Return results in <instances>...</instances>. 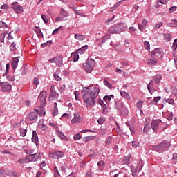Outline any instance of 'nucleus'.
Segmentation results:
<instances>
[{
	"instance_id": "1",
	"label": "nucleus",
	"mask_w": 177,
	"mask_h": 177,
	"mask_svg": "<svg viewBox=\"0 0 177 177\" xmlns=\"http://www.w3.org/2000/svg\"><path fill=\"white\" fill-rule=\"evenodd\" d=\"M100 89L93 85L84 87L82 90L83 102L86 104V107H93L95 106V99L99 96Z\"/></svg>"
},
{
	"instance_id": "2",
	"label": "nucleus",
	"mask_w": 177,
	"mask_h": 177,
	"mask_svg": "<svg viewBox=\"0 0 177 177\" xmlns=\"http://www.w3.org/2000/svg\"><path fill=\"white\" fill-rule=\"evenodd\" d=\"M127 28V24L119 23L111 26L108 31L110 34H121V32H125Z\"/></svg>"
},
{
	"instance_id": "3",
	"label": "nucleus",
	"mask_w": 177,
	"mask_h": 177,
	"mask_svg": "<svg viewBox=\"0 0 177 177\" xmlns=\"http://www.w3.org/2000/svg\"><path fill=\"white\" fill-rule=\"evenodd\" d=\"M95 61L94 59H87L83 64V68L86 73H92L93 67L95 66Z\"/></svg>"
},
{
	"instance_id": "4",
	"label": "nucleus",
	"mask_w": 177,
	"mask_h": 177,
	"mask_svg": "<svg viewBox=\"0 0 177 177\" xmlns=\"http://www.w3.org/2000/svg\"><path fill=\"white\" fill-rule=\"evenodd\" d=\"M170 147L171 142H169V141H163L162 143L159 144L157 146V150L158 151H159V153H161L162 151H165L166 150H168Z\"/></svg>"
},
{
	"instance_id": "5",
	"label": "nucleus",
	"mask_w": 177,
	"mask_h": 177,
	"mask_svg": "<svg viewBox=\"0 0 177 177\" xmlns=\"http://www.w3.org/2000/svg\"><path fill=\"white\" fill-rule=\"evenodd\" d=\"M44 154L42 153H35L30 155L27 156L26 160H29V162L38 161Z\"/></svg>"
},
{
	"instance_id": "6",
	"label": "nucleus",
	"mask_w": 177,
	"mask_h": 177,
	"mask_svg": "<svg viewBox=\"0 0 177 177\" xmlns=\"http://www.w3.org/2000/svg\"><path fill=\"white\" fill-rule=\"evenodd\" d=\"M46 91H41L39 95V100L40 101L41 107H45L46 106V97H47Z\"/></svg>"
},
{
	"instance_id": "7",
	"label": "nucleus",
	"mask_w": 177,
	"mask_h": 177,
	"mask_svg": "<svg viewBox=\"0 0 177 177\" xmlns=\"http://www.w3.org/2000/svg\"><path fill=\"white\" fill-rule=\"evenodd\" d=\"M64 156V153L58 150L53 151L49 154V157H50V158H54L55 160H59V158H62Z\"/></svg>"
},
{
	"instance_id": "8",
	"label": "nucleus",
	"mask_w": 177,
	"mask_h": 177,
	"mask_svg": "<svg viewBox=\"0 0 177 177\" xmlns=\"http://www.w3.org/2000/svg\"><path fill=\"white\" fill-rule=\"evenodd\" d=\"M50 63H55L58 67L63 66V57L57 56L48 60Z\"/></svg>"
},
{
	"instance_id": "9",
	"label": "nucleus",
	"mask_w": 177,
	"mask_h": 177,
	"mask_svg": "<svg viewBox=\"0 0 177 177\" xmlns=\"http://www.w3.org/2000/svg\"><path fill=\"white\" fill-rule=\"evenodd\" d=\"M84 121V119L81 115H80V113L75 111L73 113V118L71 120L72 124H80V122H82Z\"/></svg>"
},
{
	"instance_id": "10",
	"label": "nucleus",
	"mask_w": 177,
	"mask_h": 177,
	"mask_svg": "<svg viewBox=\"0 0 177 177\" xmlns=\"http://www.w3.org/2000/svg\"><path fill=\"white\" fill-rule=\"evenodd\" d=\"M0 86L3 92H10V91H12V84H9L8 82H0Z\"/></svg>"
},
{
	"instance_id": "11",
	"label": "nucleus",
	"mask_w": 177,
	"mask_h": 177,
	"mask_svg": "<svg viewBox=\"0 0 177 177\" xmlns=\"http://www.w3.org/2000/svg\"><path fill=\"white\" fill-rule=\"evenodd\" d=\"M12 8L15 12L19 15V13H23V7L19 5V3L15 2L12 4Z\"/></svg>"
},
{
	"instance_id": "12",
	"label": "nucleus",
	"mask_w": 177,
	"mask_h": 177,
	"mask_svg": "<svg viewBox=\"0 0 177 177\" xmlns=\"http://www.w3.org/2000/svg\"><path fill=\"white\" fill-rule=\"evenodd\" d=\"M28 118L29 121H35L38 118V111L35 110V111L30 112L28 115Z\"/></svg>"
},
{
	"instance_id": "13",
	"label": "nucleus",
	"mask_w": 177,
	"mask_h": 177,
	"mask_svg": "<svg viewBox=\"0 0 177 177\" xmlns=\"http://www.w3.org/2000/svg\"><path fill=\"white\" fill-rule=\"evenodd\" d=\"M160 124H161V120H156L151 122V128L154 132H157Z\"/></svg>"
},
{
	"instance_id": "14",
	"label": "nucleus",
	"mask_w": 177,
	"mask_h": 177,
	"mask_svg": "<svg viewBox=\"0 0 177 177\" xmlns=\"http://www.w3.org/2000/svg\"><path fill=\"white\" fill-rule=\"evenodd\" d=\"M142 168H143V165L139 162L138 163L137 167L136 168L133 167H131V172L134 174H138V172H140V171H142Z\"/></svg>"
},
{
	"instance_id": "15",
	"label": "nucleus",
	"mask_w": 177,
	"mask_h": 177,
	"mask_svg": "<svg viewBox=\"0 0 177 177\" xmlns=\"http://www.w3.org/2000/svg\"><path fill=\"white\" fill-rule=\"evenodd\" d=\"M55 97H57V93L56 92V90H55V86H53L49 95V100H53Z\"/></svg>"
},
{
	"instance_id": "16",
	"label": "nucleus",
	"mask_w": 177,
	"mask_h": 177,
	"mask_svg": "<svg viewBox=\"0 0 177 177\" xmlns=\"http://www.w3.org/2000/svg\"><path fill=\"white\" fill-rule=\"evenodd\" d=\"M57 136H59V138L61 139V140H64L65 142H68V138H67V136H66V135H64V133H63V132L60 131H57Z\"/></svg>"
},
{
	"instance_id": "17",
	"label": "nucleus",
	"mask_w": 177,
	"mask_h": 177,
	"mask_svg": "<svg viewBox=\"0 0 177 177\" xmlns=\"http://www.w3.org/2000/svg\"><path fill=\"white\" fill-rule=\"evenodd\" d=\"M19 57L12 58L11 66L13 70H16V68H17V66H19Z\"/></svg>"
},
{
	"instance_id": "18",
	"label": "nucleus",
	"mask_w": 177,
	"mask_h": 177,
	"mask_svg": "<svg viewBox=\"0 0 177 177\" xmlns=\"http://www.w3.org/2000/svg\"><path fill=\"white\" fill-rule=\"evenodd\" d=\"M116 105H115V109L118 111H121L122 110L124 109V102L121 100H118L115 102Z\"/></svg>"
},
{
	"instance_id": "19",
	"label": "nucleus",
	"mask_w": 177,
	"mask_h": 177,
	"mask_svg": "<svg viewBox=\"0 0 177 177\" xmlns=\"http://www.w3.org/2000/svg\"><path fill=\"white\" fill-rule=\"evenodd\" d=\"M152 53L154 57H157L158 56H160V57H162V55H161V53H162V50H161V48H155Z\"/></svg>"
},
{
	"instance_id": "20",
	"label": "nucleus",
	"mask_w": 177,
	"mask_h": 177,
	"mask_svg": "<svg viewBox=\"0 0 177 177\" xmlns=\"http://www.w3.org/2000/svg\"><path fill=\"white\" fill-rule=\"evenodd\" d=\"M151 130V127H150V124H149V122H145L143 133H149V132H150Z\"/></svg>"
},
{
	"instance_id": "21",
	"label": "nucleus",
	"mask_w": 177,
	"mask_h": 177,
	"mask_svg": "<svg viewBox=\"0 0 177 177\" xmlns=\"http://www.w3.org/2000/svg\"><path fill=\"white\" fill-rule=\"evenodd\" d=\"M88 45H84L82 48L77 49L76 51L79 55H84V53L88 50Z\"/></svg>"
},
{
	"instance_id": "22",
	"label": "nucleus",
	"mask_w": 177,
	"mask_h": 177,
	"mask_svg": "<svg viewBox=\"0 0 177 177\" xmlns=\"http://www.w3.org/2000/svg\"><path fill=\"white\" fill-rule=\"evenodd\" d=\"M147 63L151 66H156V64L158 63V59L156 58V57H153V58L151 59H147Z\"/></svg>"
},
{
	"instance_id": "23",
	"label": "nucleus",
	"mask_w": 177,
	"mask_h": 177,
	"mask_svg": "<svg viewBox=\"0 0 177 177\" xmlns=\"http://www.w3.org/2000/svg\"><path fill=\"white\" fill-rule=\"evenodd\" d=\"M147 86L149 93H151V95H153V93H154V90L153 89V80H151L149 82V84H147Z\"/></svg>"
},
{
	"instance_id": "24",
	"label": "nucleus",
	"mask_w": 177,
	"mask_h": 177,
	"mask_svg": "<svg viewBox=\"0 0 177 177\" xmlns=\"http://www.w3.org/2000/svg\"><path fill=\"white\" fill-rule=\"evenodd\" d=\"M111 99H114V95H105L103 98V100L108 103V104H110Z\"/></svg>"
},
{
	"instance_id": "25",
	"label": "nucleus",
	"mask_w": 177,
	"mask_h": 177,
	"mask_svg": "<svg viewBox=\"0 0 177 177\" xmlns=\"http://www.w3.org/2000/svg\"><path fill=\"white\" fill-rule=\"evenodd\" d=\"M53 105H54V109L53 110L52 114L55 117L59 114V109L57 108V102H54Z\"/></svg>"
},
{
	"instance_id": "26",
	"label": "nucleus",
	"mask_w": 177,
	"mask_h": 177,
	"mask_svg": "<svg viewBox=\"0 0 177 177\" xmlns=\"http://www.w3.org/2000/svg\"><path fill=\"white\" fill-rule=\"evenodd\" d=\"M161 80H162V76L161 75H156L153 78V81H154L156 84H160Z\"/></svg>"
},
{
	"instance_id": "27",
	"label": "nucleus",
	"mask_w": 177,
	"mask_h": 177,
	"mask_svg": "<svg viewBox=\"0 0 177 177\" xmlns=\"http://www.w3.org/2000/svg\"><path fill=\"white\" fill-rule=\"evenodd\" d=\"M32 142L36 144L38 143V135L35 131H32Z\"/></svg>"
},
{
	"instance_id": "28",
	"label": "nucleus",
	"mask_w": 177,
	"mask_h": 177,
	"mask_svg": "<svg viewBox=\"0 0 177 177\" xmlns=\"http://www.w3.org/2000/svg\"><path fill=\"white\" fill-rule=\"evenodd\" d=\"M78 55L80 54L77 51L71 53V57L73 62H78V59H80V56Z\"/></svg>"
},
{
	"instance_id": "29",
	"label": "nucleus",
	"mask_w": 177,
	"mask_h": 177,
	"mask_svg": "<svg viewBox=\"0 0 177 177\" xmlns=\"http://www.w3.org/2000/svg\"><path fill=\"white\" fill-rule=\"evenodd\" d=\"M74 38L77 41H84V39H85V36L83 35L75 34Z\"/></svg>"
},
{
	"instance_id": "30",
	"label": "nucleus",
	"mask_w": 177,
	"mask_h": 177,
	"mask_svg": "<svg viewBox=\"0 0 177 177\" xmlns=\"http://www.w3.org/2000/svg\"><path fill=\"white\" fill-rule=\"evenodd\" d=\"M108 39H110V35H106L105 36H103L102 38V41L100 43V46H102V44H104L108 41Z\"/></svg>"
},
{
	"instance_id": "31",
	"label": "nucleus",
	"mask_w": 177,
	"mask_h": 177,
	"mask_svg": "<svg viewBox=\"0 0 177 177\" xmlns=\"http://www.w3.org/2000/svg\"><path fill=\"white\" fill-rule=\"evenodd\" d=\"M164 39L166 42H169L172 39V36L169 33L164 34Z\"/></svg>"
},
{
	"instance_id": "32",
	"label": "nucleus",
	"mask_w": 177,
	"mask_h": 177,
	"mask_svg": "<svg viewBox=\"0 0 177 177\" xmlns=\"http://www.w3.org/2000/svg\"><path fill=\"white\" fill-rule=\"evenodd\" d=\"M172 22L167 24V26L169 27H175L176 28H177V20L176 19H172L171 20Z\"/></svg>"
},
{
	"instance_id": "33",
	"label": "nucleus",
	"mask_w": 177,
	"mask_h": 177,
	"mask_svg": "<svg viewBox=\"0 0 177 177\" xmlns=\"http://www.w3.org/2000/svg\"><path fill=\"white\" fill-rule=\"evenodd\" d=\"M120 95L122 97H126L127 99H131V97H129V93L124 91H120Z\"/></svg>"
},
{
	"instance_id": "34",
	"label": "nucleus",
	"mask_w": 177,
	"mask_h": 177,
	"mask_svg": "<svg viewBox=\"0 0 177 177\" xmlns=\"http://www.w3.org/2000/svg\"><path fill=\"white\" fill-rule=\"evenodd\" d=\"M61 16H64V17H68V16H70V14H68L67 11H65L64 8H61Z\"/></svg>"
},
{
	"instance_id": "35",
	"label": "nucleus",
	"mask_w": 177,
	"mask_h": 177,
	"mask_svg": "<svg viewBox=\"0 0 177 177\" xmlns=\"http://www.w3.org/2000/svg\"><path fill=\"white\" fill-rule=\"evenodd\" d=\"M160 100H161V97L160 96L156 97L151 101V104H157V103H158V102H160Z\"/></svg>"
},
{
	"instance_id": "36",
	"label": "nucleus",
	"mask_w": 177,
	"mask_h": 177,
	"mask_svg": "<svg viewBox=\"0 0 177 177\" xmlns=\"http://www.w3.org/2000/svg\"><path fill=\"white\" fill-rule=\"evenodd\" d=\"M41 19L44 21V23H45V24H48V23L49 22V17L46 15H45L44 14L41 15Z\"/></svg>"
},
{
	"instance_id": "37",
	"label": "nucleus",
	"mask_w": 177,
	"mask_h": 177,
	"mask_svg": "<svg viewBox=\"0 0 177 177\" xmlns=\"http://www.w3.org/2000/svg\"><path fill=\"white\" fill-rule=\"evenodd\" d=\"M19 131L21 136H22L23 138H24V136H26V135H27V129H19Z\"/></svg>"
},
{
	"instance_id": "38",
	"label": "nucleus",
	"mask_w": 177,
	"mask_h": 177,
	"mask_svg": "<svg viewBox=\"0 0 177 177\" xmlns=\"http://www.w3.org/2000/svg\"><path fill=\"white\" fill-rule=\"evenodd\" d=\"M104 85H105V86H107L109 89H113V85H111V84H110V82H109V81L106 80H104Z\"/></svg>"
},
{
	"instance_id": "39",
	"label": "nucleus",
	"mask_w": 177,
	"mask_h": 177,
	"mask_svg": "<svg viewBox=\"0 0 177 177\" xmlns=\"http://www.w3.org/2000/svg\"><path fill=\"white\" fill-rule=\"evenodd\" d=\"M52 45V40H49L46 43H43L41 44V48H46V46H50Z\"/></svg>"
},
{
	"instance_id": "40",
	"label": "nucleus",
	"mask_w": 177,
	"mask_h": 177,
	"mask_svg": "<svg viewBox=\"0 0 177 177\" xmlns=\"http://www.w3.org/2000/svg\"><path fill=\"white\" fill-rule=\"evenodd\" d=\"M122 2V1H120L118 3H116L115 5H114V6L112 8H111V12H114V10H115V9L118 8V6H120V5H121Z\"/></svg>"
},
{
	"instance_id": "41",
	"label": "nucleus",
	"mask_w": 177,
	"mask_h": 177,
	"mask_svg": "<svg viewBox=\"0 0 177 177\" xmlns=\"http://www.w3.org/2000/svg\"><path fill=\"white\" fill-rule=\"evenodd\" d=\"M18 162H19V164H27V162H29V160L27 159L26 156L24 159H19Z\"/></svg>"
},
{
	"instance_id": "42",
	"label": "nucleus",
	"mask_w": 177,
	"mask_h": 177,
	"mask_svg": "<svg viewBox=\"0 0 177 177\" xmlns=\"http://www.w3.org/2000/svg\"><path fill=\"white\" fill-rule=\"evenodd\" d=\"M95 139V137L93 136H89L87 137H85L84 138V141L86 143V142H89V140H93Z\"/></svg>"
},
{
	"instance_id": "43",
	"label": "nucleus",
	"mask_w": 177,
	"mask_h": 177,
	"mask_svg": "<svg viewBox=\"0 0 177 177\" xmlns=\"http://www.w3.org/2000/svg\"><path fill=\"white\" fill-rule=\"evenodd\" d=\"M137 109L138 110H140L142 107H143V101L137 102Z\"/></svg>"
},
{
	"instance_id": "44",
	"label": "nucleus",
	"mask_w": 177,
	"mask_h": 177,
	"mask_svg": "<svg viewBox=\"0 0 177 177\" xmlns=\"http://www.w3.org/2000/svg\"><path fill=\"white\" fill-rule=\"evenodd\" d=\"M10 52H15L16 50V44L15 42L12 43L10 46Z\"/></svg>"
},
{
	"instance_id": "45",
	"label": "nucleus",
	"mask_w": 177,
	"mask_h": 177,
	"mask_svg": "<svg viewBox=\"0 0 177 177\" xmlns=\"http://www.w3.org/2000/svg\"><path fill=\"white\" fill-rule=\"evenodd\" d=\"M98 103H99V104H100V106L102 107V109L107 108V105H106V104H104V102H103V100H98Z\"/></svg>"
},
{
	"instance_id": "46",
	"label": "nucleus",
	"mask_w": 177,
	"mask_h": 177,
	"mask_svg": "<svg viewBox=\"0 0 177 177\" xmlns=\"http://www.w3.org/2000/svg\"><path fill=\"white\" fill-rule=\"evenodd\" d=\"M132 146L134 148L139 147L140 146V143L138 141H132Z\"/></svg>"
},
{
	"instance_id": "47",
	"label": "nucleus",
	"mask_w": 177,
	"mask_h": 177,
	"mask_svg": "<svg viewBox=\"0 0 177 177\" xmlns=\"http://www.w3.org/2000/svg\"><path fill=\"white\" fill-rule=\"evenodd\" d=\"M82 137L81 136V133H77L75 134V136H73L74 140H80Z\"/></svg>"
},
{
	"instance_id": "48",
	"label": "nucleus",
	"mask_w": 177,
	"mask_h": 177,
	"mask_svg": "<svg viewBox=\"0 0 177 177\" xmlns=\"http://www.w3.org/2000/svg\"><path fill=\"white\" fill-rule=\"evenodd\" d=\"M8 175H9V177H19L17 176V174L13 171H10L8 172Z\"/></svg>"
},
{
	"instance_id": "49",
	"label": "nucleus",
	"mask_w": 177,
	"mask_h": 177,
	"mask_svg": "<svg viewBox=\"0 0 177 177\" xmlns=\"http://www.w3.org/2000/svg\"><path fill=\"white\" fill-rule=\"evenodd\" d=\"M144 48L145 49H147V50H149V49H150V43H149L148 41H145Z\"/></svg>"
},
{
	"instance_id": "50",
	"label": "nucleus",
	"mask_w": 177,
	"mask_h": 177,
	"mask_svg": "<svg viewBox=\"0 0 177 177\" xmlns=\"http://www.w3.org/2000/svg\"><path fill=\"white\" fill-rule=\"evenodd\" d=\"M54 177H60V174H59V170H57V167L54 168Z\"/></svg>"
},
{
	"instance_id": "51",
	"label": "nucleus",
	"mask_w": 177,
	"mask_h": 177,
	"mask_svg": "<svg viewBox=\"0 0 177 177\" xmlns=\"http://www.w3.org/2000/svg\"><path fill=\"white\" fill-rule=\"evenodd\" d=\"M106 121V119L103 118H100L97 120V122L100 125H102V124H104V122Z\"/></svg>"
},
{
	"instance_id": "52",
	"label": "nucleus",
	"mask_w": 177,
	"mask_h": 177,
	"mask_svg": "<svg viewBox=\"0 0 177 177\" xmlns=\"http://www.w3.org/2000/svg\"><path fill=\"white\" fill-rule=\"evenodd\" d=\"M39 30H37V36L39 37V38H44V33H42V31H41V29L39 28Z\"/></svg>"
},
{
	"instance_id": "53",
	"label": "nucleus",
	"mask_w": 177,
	"mask_h": 177,
	"mask_svg": "<svg viewBox=\"0 0 177 177\" xmlns=\"http://www.w3.org/2000/svg\"><path fill=\"white\" fill-rule=\"evenodd\" d=\"M99 133L100 135H106V133H107V130L106 129H100Z\"/></svg>"
},
{
	"instance_id": "54",
	"label": "nucleus",
	"mask_w": 177,
	"mask_h": 177,
	"mask_svg": "<svg viewBox=\"0 0 177 177\" xmlns=\"http://www.w3.org/2000/svg\"><path fill=\"white\" fill-rule=\"evenodd\" d=\"M37 114L41 115V117L45 116V111L44 110H37Z\"/></svg>"
},
{
	"instance_id": "55",
	"label": "nucleus",
	"mask_w": 177,
	"mask_h": 177,
	"mask_svg": "<svg viewBox=\"0 0 177 177\" xmlns=\"http://www.w3.org/2000/svg\"><path fill=\"white\" fill-rule=\"evenodd\" d=\"M62 28H63L62 26L55 28L52 32L53 35H55V34H57V32H59V31L62 30Z\"/></svg>"
},
{
	"instance_id": "56",
	"label": "nucleus",
	"mask_w": 177,
	"mask_h": 177,
	"mask_svg": "<svg viewBox=\"0 0 177 177\" xmlns=\"http://www.w3.org/2000/svg\"><path fill=\"white\" fill-rule=\"evenodd\" d=\"M173 50H176L177 48V39H174L172 45Z\"/></svg>"
},
{
	"instance_id": "57",
	"label": "nucleus",
	"mask_w": 177,
	"mask_h": 177,
	"mask_svg": "<svg viewBox=\"0 0 177 177\" xmlns=\"http://www.w3.org/2000/svg\"><path fill=\"white\" fill-rule=\"evenodd\" d=\"M176 9H177L176 6H171L169 8V13H174V12H176Z\"/></svg>"
},
{
	"instance_id": "58",
	"label": "nucleus",
	"mask_w": 177,
	"mask_h": 177,
	"mask_svg": "<svg viewBox=\"0 0 177 177\" xmlns=\"http://www.w3.org/2000/svg\"><path fill=\"white\" fill-rule=\"evenodd\" d=\"M53 77L56 81H62V77L59 76L57 74L54 73Z\"/></svg>"
},
{
	"instance_id": "59",
	"label": "nucleus",
	"mask_w": 177,
	"mask_h": 177,
	"mask_svg": "<svg viewBox=\"0 0 177 177\" xmlns=\"http://www.w3.org/2000/svg\"><path fill=\"white\" fill-rule=\"evenodd\" d=\"M33 84L35 85H39V79L38 77H35L33 79Z\"/></svg>"
},
{
	"instance_id": "60",
	"label": "nucleus",
	"mask_w": 177,
	"mask_h": 177,
	"mask_svg": "<svg viewBox=\"0 0 177 177\" xmlns=\"http://www.w3.org/2000/svg\"><path fill=\"white\" fill-rule=\"evenodd\" d=\"M64 91H66V85L63 84L59 86V91L62 93V92H64Z\"/></svg>"
},
{
	"instance_id": "61",
	"label": "nucleus",
	"mask_w": 177,
	"mask_h": 177,
	"mask_svg": "<svg viewBox=\"0 0 177 177\" xmlns=\"http://www.w3.org/2000/svg\"><path fill=\"white\" fill-rule=\"evenodd\" d=\"M167 103H169V104H175V101H174V99H167L166 100Z\"/></svg>"
},
{
	"instance_id": "62",
	"label": "nucleus",
	"mask_w": 177,
	"mask_h": 177,
	"mask_svg": "<svg viewBox=\"0 0 177 177\" xmlns=\"http://www.w3.org/2000/svg\"><path fill=\"white\" fill-rule=\"evenodd\" d=\"M164 24L162 22H160L159 24H155V28L157 30L158 28H160V27H162V25Z\"/></svg>"
},
{
	"instance_id": "63",
	"label": "nucleus",
	"mask_w": 177,
	"mask_h": 177,
	"mask_svg": "<svg viewBox=\"0 0 177 177\" xmlns=\"http://www.w3.org/2000/svg\"><path fill=\"white\" fill-rule=\"evenodd\" d=\"M6 78L8 81H15V76L13 75H8Z\"/></svg>"
},
{
	"instance_id": "64",
	"label": "nucleus",
	"mask_w": 177,
	"mask_h": 177,
	"mask_svg": "<svg viewBox=\"0 0 177 177\" xmlns=\"http://www.w3.org/2000/svg\"><path fill=\"white\" fill-rule=\"evenodd\" d=\"M105 142H106V145H110V143H111V137H108L105 140Z\"/></svg>"
}]
</instances>
